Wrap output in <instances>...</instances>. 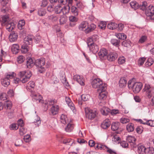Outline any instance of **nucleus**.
<instances>
[{"instance_id": "obj_29", "label": "nucleus", "mask_w": 154, "mask_h": 154, "mask_svg": "<svg viewBox=\"0 0 154 154\" xmlns=\"http://www.w3.org/2000/svg\"><path fill=\"white\" fill-rule=\"evenodd\" d=\"M126 83L127 80L125 78H122L120 79L119 82V85L120 88H123L125 87L126 86Z\"/></svg>"}, {"instance_id": "obj_58", "label": "nucleus", "mask_w": 154, "mask_h": 154, "mask_svg": "<svg viewBox=\"0 0 154 154\" xmlns=\"http://www.w3.org/2000/svg\"><path fill=\"white\" fill-rule=\"evenodd\" d=\"M29 72H26L25 71H20L19 73V75L21 79H22V77H25L26 75H27V73H29Z\"/></svg>"}, {"instance_id": "obj_42", "label": "nucleus", "mask_w": 154, "mask_h": 154, "mask_svg": "<svg viewBox=\"0 0 154 154\" xmlns=\"http://www.w3.org/2000/svg\"><path fill=\"white\" fill-rule=\"evenodd\" d=\"M107 146L105 145H102L100 144L96 143V144L95 146V148L96 149H103L104 150L106 149Z\"/></svg>"}, {"instance_id": "obj_9", "label": "nucleus", "mask_w": 154, "mask_h": 154, "mask_svg": "<svg viewBox=\"0 0 154 154\" xmlns=\"http://www.w3.org/2000/svg\"><path fill=\"white\" fill-rule=\"evenodd\" d=\"M57 101L56 100H53L49 99L46 101L45 103H43V106L45 107V110H47L48 109L49 106H51L57 103Z\"/></svg>"}, {"instance_id": "obj_53", "label": "nucleus", "mask_w": 154, "mask_h": 154, "mask_svg": "<svg viewBox=\"0 0 154 154\" xmlns=\"http://www.w3.org/2000/svg\"><path fill=\"white\" fill-rule=\"evenodd\" d=\"M22 140L20 139H17L16 140L15 143V145L17 146H21L23 143Z\"/></svg>"}, {"instance_id": "obj_13", "label": "nucleus", "mask_w": 154, "mask_h": 154, "mask_svg": "<svg viewBox=\"0 0 154 154\" xmlns=\"http://www.w3.org/2000/svg\"><path fill=\"white\" fill-rule=\"evenodd\" d=\"M90 51L93 53L97 52L99 50V48L97 45L94 43H91L90 44V46L88 47Z\"/></svg>"}, {"instance_id": "obj_61", "label": "nucleus", "mask_w": 154, "mask_h": 154, "mask_svg": "<svg viewBox=\"0 0 154 154\" xmlns=\"http://www.w3.org/2000/svg\"><path fill=\"white\" fill-rule=\"evenodd\" d=\"M76 16H73L71 15L69 17V20L70 21L75 22H77L78 20V19L75 17Z\"/></svg>"}, {"instance_id": "obj_54", "label": "nucleus", "mask_w": 154, "mask_h": 154, "mask_svg": "<svg viewBox=\"0 0 154 154\" xmlns=\"http://www.w3.org/2000/svg\"><path fill=\"white\" fill-rule=\"evenodd\" d=\"M146 60L145 57H140L139 58L138 60V65L139 66L142 65L144 63V61Z\"/></svg>"}, {"instance_id": "obj_64", "label": "nucleus", "mask_w": 154, "mask_h": 154, "mask_svg": "<svg viewBox=\"0 0 154 154\" xmlns=\"http://www.w3.org/2000/svg\"><path fill=\"white\" fill-rule=\"evenodd\" d=\"M7 97L8 96L5 93H2L0 96V99L2 100H7Z\"/></svg>"}, {"instance_id": "obj_10", "label": "nucleus", "mask_w": 154, "mask_h": 154, "mask_svg": "<svg viewBox=\"0 0 154 154\" xmlns=\"http://www.w3.org/2000/svg\"><path fill=\"white\" fill-rule=\"evenodd\" d=\"M73 79L76 81L81 85H85V79L82 76L78 75H75L73 76Z\"/></svg>"}, {"instance_id": "obj_19", "label": "nucleus", "mask_w": 154, "mask_h": 154, "mask_svg": "<svg viewBox=\"0 0 154 154\" xmlns=\"http://www.w3.org/2000/svg\"><path fill=\"white\" fill-rule=\"evenodd\" d=\"M111 125V122L109 119H106L102 123L101 127L103 129H106L109 128Z\"/></svg>"}, {"instance_id": "obj_49", "label": "nucleus", "mask_w": 154, "mask_h": 154, "mask_svg": "<svg viewBox=\"0 0 154 154\" xmlns=\"http://www.w3.org/2000/svg\"><path fill=\"white\" fill-rule=\"evenodd\" d=\"M59 21L60 24H64L66 23L67 18L66 17L62 16L60 17Z\"/></svg>"}, {"instance_id": "obj_8", "label": "nucleus", "mask_w": 154, "mask_h": 154, "mask_svg": "<svg viewBox=\"0 0 154 154\" xmlns=\"http://www.w3.org/2000/svg\"><path fill=\"white\" fill-rule=\"evenodd\" d=\"M98 55L101 60L105 59L107 54V51L105 48H102L98 53Z\"/></svg>"}, {"instance_id": "obj_56", "label": "nucleus", "mask_w": 154, "mask_h": 154, "mask_svg": "<svg viewBox=\"0 0 154 154\" xmlns=\"http://www.w3.org/2000/svg\"><path fill=\"white\" fill-rule=\"evenodd\" d=\"M19 134L21 136H23L26 132V129L23 127H20L19 130Z\"/></svg>"}, {"instance_id": "obj_20", "label": "nucleus", "mask_w": 154, "mask_h": 154, "mask_svg": "<svg viewBox=\"0 0 154 154\" xmlns=\"http://www.w3.org/2000/svg\"><path fill=\"white\" fill-rule=\"evenodd\" d=\"M17 38V34L14 32H12L9 36V39L11 42H14L16 41Z\"/></svg>"}, {"instance_id": "obj_12", "label": "nucleus", "mask_w": 154, "mask_h": 154, "mask_svg": "<svg viewBox=\"0 0 154 154\" xmlns=\"http://www.w3.org/2000/svg\"><path fill=\"white\" fill-rule=\"evenodd\" d=\"M145 12L147 16H151L154 13V7L152 5H150L147 7Z\"/></svg>"}, {"instance_id": "obj_6", "label": "nucleus", "mask_w": 154, "mask_h": 154, "mask_svg": "<svg viewBox=\"0 0 154 154\" xmlns=\"http://www.w3.org/2000/svg\"><path fill=\"white\" fill-rule=\"evenodd\" d=\"M143 86V84L140 82H136L134 83L131 88L133 92L135 93L139 92L141 90Z\"/></svg>"}, {"instance_id": "obj_15", "label": "nucleus", "mask_w": 154, "mask_h": 154, "mask_svg": "<svg viewBox=\"0 0 154 154\" xmlns=\"http://www.w3.org/2000/svg\"><path fill=\"white\" fill-rule=\"evenodd\" d=\"M32 97L33 101H38L39 103H42V97L41 95L39 94H34L32 96Z\"/></svg>"}, {"instance_id": "obj_31", "label": "nucleus", "mask_w": 154, "mask_h": 154, "mask_svg": "<svg viewBox=\"0 0 154 154\" xmlns=\"http://www.w3.org/2000/svg\"><path fill=\"white\" fill-rule=\"evenodd\" d=\"M74 125L71 123H68L65 128V130L67 132H71L73 129Z\"/></svg>"}, {"instance_id": "obj_48", "label": "nucleus", "mask_w": 154, "mask_h": 154, "mask_svg": "<svg viewBox=\"0 0 154 154\" xmlns=\"http://www.w3.org/2000/svg\"><path fill=\"white\" fill-rule=\"evenodd\" d=\"M131 42L129 40L123 41L122 43V45L125 47H128L131 46Z\"/></svg>"}, {"instance_id": "obj_37", "label": "nucleus", "mask_w": 154, "mask_h": 154, "mask_svg": "<svg viewBox=\"0 0 154 154\" xmlns=\"http://www.w3.org/2000/svg\"><path fill=\"white\" fill-rule=\"evenodd\" d=\"M147 3L146 2H143L140 5L138 4V8H140L143 11L145 10V11L147 8Z\"/></svg>"}, {"instance_id": "obj_25", "label": "nucleus", "mask_w": 154, "mask_h": 154, "mask_svg": "<svg viewBox=\"0 0 154 154\" xmlns=\"http://www.w3.org/2000/svg\"><path fill=\"white\" fill-rule=\"evenodd\" d=\"M61 122L65 125L68 123L69 121L67 116L65 114H62L60 117Z\"/></svg>"}, {"instance_id": "obj_30", "label": "nucleus", "mask_w": 154, "mask_h": 154, "mask_svg": "<svg viewBox=\"0 0 154 154\" xmlns=\"http://www.w3.org/2000/svg\"><path fill=\"white\" fill-rule=\"evenodd\" d=\"M120 123L119 122H113L111 125V129L113 131L117 130L119 128Z\"/></svg>"}, {"instance_id": "obj_55", "label": "nucleus", "mask_w": 154, "mask_h": 154, "mask_svg": "<svg viewBox=\"0 0 154 154\" xmlns=\"http://www.w3.org/2000/svg\"><path fill=\"white\" fill-rule=\"evenodd\" d=\"M125 61V58L122 56L120 57L118 59V63L120 64L124 63Z\"/></svg>"}, {"instance_id": "obj_33", "label": "nucleus", "mask_w": 154, "mask_h": 154, "mask_svg": "<svg viewBox=\"0 0 154 154\" xmlns=\"http://www.w3.org/2000/svg\"><path fill=\"white\" fill-rule=\"evenodd\" d=\"M118 24L114 22H111L107 24V27L110 29L113 30L117 28Z\"/></svg>"}, {"instance_id": "obj_36", "label": "nucleus", "mask_w": 154, "mask_h": 154, "mask_svg": "<svg viewBox=\"0 0 154 154\" xmlns=\"http://www.w3.org/2000/svg\"><path fill=\"white\" fill-rule=\"evenodd\" d=\"M20 49V47L17 44H13L12 47V50L14 53L16 54L18 52Z\"/></svg>"}, {"instance_id": "obj_46", "label": "nucleus", "mask_w": 154, "mask_h": 154, "mask_svg": "<svg viewBox=\"0 0 154 154\" xmlns=\"http://www.w3.org/2000/svg\"><path fill=\"white\" fill-rule=\"evenodd\" d=\"M145 153L146 154H153L154 153V149L151 147L146 148Z\"/></svg>"}, {"instance_id": "obj_52", "label": "nucleus", "mask_w": 154, "mask_h": 154, "mask_svg": "<svg viewBox=\"0 0 154 154\" xmlns=\"http://www.w3.org/2000/svg\"><path fill=\"white\" fill-rule=\"evenodd\" d=\"M143 130V128L142 126H137L136 128V132L138 134H140L142 133Z\"/></svg>"}, {"instance_id": "obj_50", "label": "nucleus", "mask_w": 154, "mask_h": 154, "mask_svg": "<svg viewBox=\"0 0 154 154\" xmlns=\"http://www.w3.org/2000/svg\"><path fill=\"white\" fill-rule=\"evenodd\" d=\"M9 128L11 130H16L18 128V126L17 124L13 123L10 125Z\"/></svg>"}, {"instance_id": "obj_17", "label": "nucleus", "mask_w": 154, "mask_h": 154, "mask_svg": "<svg viewBox=\"0 0 154 154\" xmlns=\"http://www.w3.org/2000/svg\"><path fill=\"white\" fill-rule=\"evenodd\" d=\"M26 60V66L28 68H31L35 65L34 60L32 58L28 57Z\"/></svg>"}, {"instance_id": "obj_11", "label": "nucleus", "mask_w": 154, "mask_h": 154, "mask_svg": "<svg viewBox=\"0 0 154 154\" xmlns=\"http://www.w3.org/2000/svg\"><path fill=\"white\" fill-rule=\"evenodd\" d=\"M66 103L68 105V106H69L71 109L72 110L74 113H75L76 112V110L75 109V107L72 101L69 97H66Z\"/></svg>"}, {"instance_id": "obj_16", "label": "nucleus", "mask_w": 154, "mask_h": 154, "mask_svg": "<svg viewBox=\"0 0 154 154\" xmlns=\"http://www.w3.org/2000/svg\"><path fill=\"white\" fill-rule=\"evenodd\" d=\"M59 107L57 105H53L51 108L50 112L53 115H55L58 113Z\"/></svg>"}, {"instance_id": "obj_1", "label": "nucleus", "mask_w": 154, "mask_h": 154, "mask_svg": "<svg viewBox=\"0 0 154 154\" xmlns=\"http://www.w3.org/2000/svg\"><path fill=\"white\" fill-rule=\"evenodd\" d=\"M73 0H59L58 3L63 5H65L62 7V13L63 15L69 13L70 11V7L72 6Z\"/></svg>"}, {"instance_id": "obj_7", "label": "nucleus", "mask_w": 154, "mask_h": 154, "mask_svg": "<svg viewBox=\"0 0 154 154\" xmlns=\"http://www.w3.org/2000/svg\"><path fill=\"white\" fill-rule=\"evenodd\" d=\"M118 57V54L116 52H110L107 56L106 58L110 62L113 61Z\"/></svg>"}, {"instance_id": "obj_43", "label": "nucleus", "mask_w": 154, "mask_h": 154, "mask_svg": "<svg viewBox=\"0 0 154 154\" xmlns=\"http://www.w3.org/2000/svg\"><path fill=\"white\" fill-rule=\"evenodd\" d=\"M131 7L134 10H136L138 8V4L136 1H133L130 3Z\"/></svg>"}, {"instance_id": "obj_14", "label": "nucleus", "mask_w": 154, "mask_h": 154, "mask_svg": "<svg viewBox=\"0 0 154 154\" xmlns=\"http://www.w3.org/2000/svg\"><path fill=\"white\" fill-rule=\"evenodd\" d=\"M12 106V102L8 100L5 101L4 103H2V106H3V109L5 108L6 109H11Z\"/></svg>"}, {"instance_id": "obj_35", "label": "nucleus", "mask_w": 154, "mask_h": 154, "mask_svg": "<svg viewBox=\"0 0 154 154\" xmlns=\"http://www.w3.org/2000/svg\"><path fill=\"white\" fill-rule=\"evenodd\" d=\"M31 76L30 72H29V73H28L27 75H26L25 77L21 79V81L23 83H25L29 80Z\"/></svg>"}, {"instance_id": "obj_39", "label": "nucleus", "mask_w": 154, "mask_h": 154, "mask_svg": "<svg viewBox=\"0 0 154 154\" xmlns=\"http://www.w3.org/2000/svg\"><path fill=\"white\" fill-rule=\"evenodd\" d=\"M110 42L111 44L114 46L117 47L119 46L120 41L119 40L113 38L111 39Z\"/></svg>"}, {"instance_id": "obj_57", "label": "nucleus", "mask_w": 154, "mask_h": 154, "mask_svg": "<svg viewBox=\"0 0 154 154\" xmlns=\"http://www.w3.org/2000/svg\"><path fill=\"white\" fill-rule=\"evenodd\" d=\"M35 83L34 82L32 81H30L27 84V85L26 87V89L27 90L28 89H29V88H28L29 86L31 88H33L35 87Z\"/></svg>"}, {"instance_id": "obj_5", "label": "nucleus", "mask_w": 154, "mask_h": 154, "mask_svg": "<svg viewBox=\"0 0 154 154\" xmlns=\"http://www.w3.org/2000/svg\"><path fill=\"white\" fill-rule=\"evenodd\" d=\"M14 72H8L7 73L6 76L2 81V84L5 87H6L10 84V79L13 78L14 77Z\"/></svg>"}, {"instance_id": "obj_47", "label": "nucleus", "mask_w": 154, "mask_h": 154, "mask_svg": "<svg viewBox=\"0 0 154 154\" xmlns=\"http://www.w3.org/2000/svg\"><path fill=\"white\" fill-rule=\"evenodd\" d=\"M154 61L152 58H148L147 61L146 62L145 65L147 67L151 66L153 63Z\"/></svg>"}, {"instance_id": "obj_38", "label": "nucleus", "mask_w": 154, "mask_h": 154, "mask_svg": "<svg viewBox=\"0 0 154 154\" xmlns=\"http://www.w3.org/2000/svg\"><path fill=\"white\" fill-rule=\"evenodd\" d=\"M126 129L128 132H132L134 129V125L133 123H129L126 126Z\"/></svg>"}, {"instance_id": "obj_2", "label": "nucleus", "mask_w": 154, "mask_h": 154, "mask_svg": "<svg viewBox=\"0 0 154 154\" xmlns=\"http://www.w3.org/2000/svg\"><path fill=\"white\" fill-rule=\"evenodd\" d=\"M91 85L93 88H98V92L99 91H106V89L105 85L103 84L102 81L98 78L94 79L92 82Z\"/></svg>"}, {"instance_id": "obj_34", "label": "nucleus", "mask_w": 154, "mask_h": 154, "mask_svg": "<svg viewBox=\"0 0 154 154\" xmlns=\"http://www.w3.org/2000/svg\"><path fill=\"white\" fill-rule=\"evenodd\" d=\"M46 13V10L42 8H40L38 9L37 14L39 16H45Z\"/></svg>"}, {"instance_id": "obj_24", "label": "nucleus", "mask_w": 154, "mask_h": 154, "mask_svg": "<svg viewBox=\"0 0 154 154\" xmlns=\"http://www.w3.org/2000/svg\"><path fill=\"white\" fill-rule=\"evenodd\" d=\"M6 26V28L8 31L10 32L12 31L15 27L14 23L13 22H8L5 24Z\"/></svg>"}, {"instance_id": "obj_45", "label": "nucleus", "mask_w": 154, "mask_h": 154, "mask_svg": "<svg viewBox=\"0 0 154 154\" xmlns=\"http://www.w3.org/2000/svg\"><path fill=\"white\" fill-rule=\"evenodd\" d=\"M9 20V17L8 15H5L2 17V20H1L2 22V24H5L8 22Z\"/></svg>"}, {"instance_id": "obj_41", "label": "nucleus", "mask_w": 154, "mask_h": 154, "mask_svg": "<svg viewBox=\"0 0 154 154\" xmlns=\"http://www.w3.org/2000/svg\"><path fill=\"white\" fill-rule=\"evenodd\" d=\"M62 4H60V5H58L56 6L55 8V12L56 14H58L62 13V7L61 5Z\"/></svg>"}, {"instance_id": "obj_60", "label": "nucleus", "mask_w": 154, "mask_h": 154, "mask_svg": "<svg viewBox=\"0 0 154 154\" xmlns=\"http://www.w3.org/2000/svg\"><path fill=\"white\" fill-rule=\"evenodd\" d=\"M25 60V57L22 55L19 56L17 57V62L19 63H22Z\"/></svg>"}, {"instance_id": "obj_59", "label": "nucleus", "mask_w": 154, "mask_h": 154, "mask_svg": "<svg viewBox=\"0 0 154 154\" xmlns=\"http://www.w3.org/2000/svg\"><path fill=\"white\" fill-rule=\"evenodd\" d=\"M89 96L88 94H83L81 95V98L82 100L85 101L88 100L89 99Z\"/></svg>"}, {"instance_id": "obj_40", "label": "nucleus", "mask_w": 154, "mask_h": 154, "mask_svg": "<svg viewBox=\"0 0 154 154\" xmlns=\"http://www.w3.org/2000/svg\"><path fill=\"white\" fill-rule=\"evenodd\" d=\"M88 26V23L87 22L85 21L82 22L79 26V28L81 30H83V29L85 28Z\"/></svg>"}, {"instance_id": "obj_22", "label": "nucleus", "mask_w": 154, "mask_h": 154, "mask_svg": "<svg viewBox=\"0 0 154 154\" xmlns=\"http://www.w3.org/2000/svg\"><path fill=\"white\" fill-rule=\"evenodd\" d=\"M32 36L28 35L24 39L23 42L25 44L29 45L32 43Z\"/></svg>"}, {"instance_id": "obj_62", "label": "nucleus", "mask_w": 154, "mask_h": 154, "mask_svg": "<svg viewBox=\"0 0 154 154\" xmlns=\"http://www.w3.org/2000/svg\"><path fill=\"white\" fill-rule=\"evenodd\" d=\"M36 117V119H37L34 122L35 123V125L38 126L41 124V120L40 119V118L38 117V116H37Z\"/></svg>"}, {"instance_id": "obj_23", "label": "nucleus", "mask_w": 154, "mask_h": 154, "mask_svg": "<svg viewBox=\"0 0 154 154\" xmlns=\"http://www.w3.org/2000/svg\"><path fill=\"white\" fill-rule=\"evenodd\" d=\"M146 148L144 145L139 144L137 146V152L139 154H143L145 153Z\"/></svg>"}, {"instance_id": "obj_26", "label": "nucleus", "mask_w": 154, "mask_h": 154, "mask_svg": "<svg viewBox=\"0 0 154 154\" xmlns=\"http://www.w3.org/2000/svg\"><path fill=\"white\" fill-rule=\"evenodd\" d=\"M100 112L102 115L106 116L110 113V109L108 108L103 107L101 109Z\"/></svg>"}, {"instance_id": "obj_21", "label": "nucleus", "mask_w": 154, "mask_h": 154, "mask_svg": "<svg viewBox=\"0 0 154 154\" xmlns=\"http://www.w3.org/2000/svg\"><path fill=\"white\" fill-rule=\"evenodd\" d=\"M29 45L25 44L24 42L21 44L20 50L22 53L25 54L28 51Z\"/></svg>"}, {"instance_id": "obj_63", "label": "nucleus", "mask_w": 154, "mask_h": 154, "mask_svg": "<svg viewBox=\"0 0 154 154\" xmlns=\"http://www.w3.org/2000/svg\"><path fill=\"white\" fill-rule=\"evenodd\" d=\"M106 26V23L104 22H101L99 24L98 26L103 29H104Z\"/></svg>"}, {"instance_id": "obj_44", "label": "nucleus", "mask_w": 154, "mask_h": 154, "mask_svg": "<svg viewBox=\"0 0 154 154\" xmlns=\"http://www.w3.org/2000/svg\"><path fill=\"white\" fill-rule=\"evenodd\" d=\"M116 36L119 39L122 40L125 39L127 38L126 35L124 33H119L116 35Z\"/></svg>"}, {"instance_id": "obj_32", "label": "nucleus", "mask_w": 154, "mask_h": 154, "mask_svg": "<svg viewBox=\"0 0 154 154\" xmlns=\"http://www.w3.org/2000/svg\"><path fill=\"white\" fill-rule=\"evenodd\" d=\"M127 140L130 143H131L133 145L136 144L135 141L136 139L133 136H128L127 138Z\"/></svg>"}, {"instance_id": "obj_3", "label": "nucleus", "mask_w": 154, "mask_h": 154, "mask_svg": "<svg viewBox=\"0 0 154 154\" xmlns=\"http://www.w3.org/2000/svg\"><path fill=\"white\" fill-rule=\"evenodd\" d=\"M45 63V59L43 58H41L35 60V65L38 68V71L40 73H42L45 71V68L44 66Z\"/></svg>"}, {"instance_id": "obj_28", "label": "nucleus", "mask_w": 154, "mask_h": 154, "mask_svg": "<svg viewBox=\"0 0 154 154\" xmlns=\"http://www.w3.org/2000/svg\"><path fill=\"white\" fill-rule=\"evenodd\" d=\"M71 11L72 14L75 16H77L79 14V11L78 8L74 6H72L70 9V11Z\"/></svg>"}, {"instance_id": "obj_4", "label": "nucleus", "mask_w": 154, "mask_h": 154, "mask_svg": "<svg viewBox=\"0 0 154 154\" xmlns=\"http://www.w3.org/2000/svg\"><path fill=\"white\" fill-rule=\"evenodd\" d=\"M85 111L86 118L92 120L95 118L97 114L96 110H92L87 107L85 108Z\"/></svg>"}, {"instance_id": "obj_51", "label": "nucleus", "mask_w": 154, "mask_h": 154, "mask_svg": "<svg viewBox=\"0 0 154 154\" xmlns=\"http://www.w3.org/2000/svg\"><path fill=\"white\" fill-rule=\"evenodd\" d=\"M51 80L52 83L53 84H57L59 82V80L56 76L53 75L51 77Z\"/></svg>"}, {"instance_id": "obj_27", "label": "nucleus", "mask_w": 154, "mask_h": 154, "mask_svg": "<svg viewBox=\"0 0 154 154\" xmlns=\"http://www.w3.org/2000/svg\"><path fill=\"white\" fill-rule=\"evenodd\" d=\"M105 91H100L99 93L98 96V98L100 100H104L106 97V93L105 92Z\"/></svg>"}, {"instance_id": "obj_18", "label": "nucleus", "mask_w": 154, "mask_h": 154, "mask_svg": "<svg viewBox=\"0 0 154 154\" xmlns=\"http://www.w3.org/2000/svg\"><path fill=\"white\" fill-rule=\"evenodd\" d=\"M87 26V28L85 30V33L87 34L93 31L96 28V25L93 23Z\"/></svg>"}]
</instances>
